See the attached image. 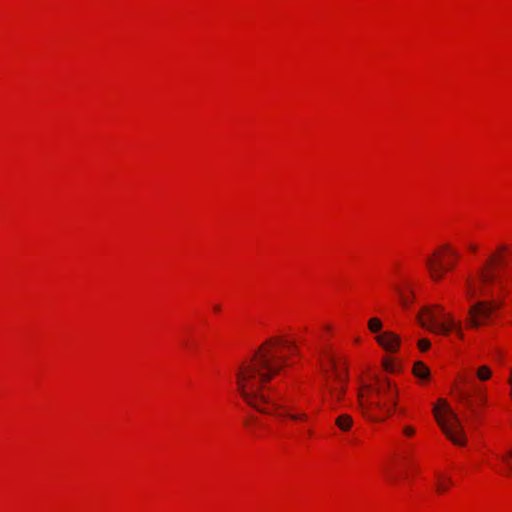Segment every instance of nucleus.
I'll list each match as a JSON object with an SVG mask.
<instances>
[{"label": "nucleus", "instance_id": "nucleus-1", "mask_svg": "<svg viewBox=\"0 0 512 512\" xmlns=\"http://www.w3.org/2000/svg\"><path fill=\"white\" fill-rule=\"evenodd\" d=\"M291 349L295 345L281 338H271L264 342L254 354L240 364L236 373L237 390L244 401L259 412L270 414L278 405L265 391L268 383L287 363L279 347Z\"/></svg>", "mask_w": 512, "mask_h": 512}, {"label": "nucleus", "instance_id": "nucleus-2", "mask_svg": "<svg viewBox=\"0 0 512 512\" xmlns=\"http://www.w3.org/2000/svg\"><path fill=\"white\" fill-rule=\"evenodd\" d=\"M498 258L491 255L477 269L475 274L468 275L465 280V294L468 300L481 296L494 297L505 291V277L497 268Z\"/></svg>", "mask_w": 512, "mask_h": 512}, {"label": "nucleus", "instance_id": "nucleus-3", "mask_svg": "<svg viewBox=\"0 0 512 512\" xmlns=\"http://www.w3.org/2000/svg\"><path fill=\"white\" fill-rule=\"evenodd\" d=\"M398 390L387 378H379L375 386L364 384L358 391L359 408L365 416L371 410L386 411L391 414L396 407Z\"/></svg>", "mask_w": 512, "mask_h": 512}, {"label": "nucleus", "instance_id": "nucleus-4", "mask_svg": "<svg viewBox=\"0 0 512 512\" xmlns=\"http://www.w3.org/2000/svg\"><path fill=\"white\" fill-rule=\"evenodd\" d=\"M420 324L436 334L447 335L455 331L459 338H463L462 324L442 307L424 308L418 316Z\"/></svg>", "mask_w": 512, "mask_h": 512}, {"label": "nucleus", "instance_id": "nucleus-5", "mask_svg": "<svg viewBox=\"0 0 512 512\" xmlns=\"http://www.w3.org/2000/svg\"><path fill=\"white\" fill-rule=\"evenodd\" d=\"M503 305L501 299H491L489 301H477L473 303L468 311L466 323L470 328H479L489 323L492 314Z\"/></svg>", "mask_w": 512, "mask_h": 512}, {"label": "nucleus", "instance_id": "nucleus-6", "mask_svg": "<svg viewBox=\"0 0 512 512\" xmlns=\"http://www.w3.org/2000/svg\"><path fill=\"white\" fill-rule=\"evenodd\" d=\"M434 416L443 433L456 445L463 446L465 444V434L462 423L454 411L448 409V413L444 416L438 414V408L434 409Z\"/></svg>", "mask_w": 512, "mask_h": 512}, {"label": "nucleus", "instance_id": "nucleus-7", "mask_svg": "<svg viewBox=\"0 0 512 512\" xmlns=\"http://www.w3.org/2000/svg\"><path fill=\"white\" fill-rule=\"evenodd\" d=\"M329 361L333 374L326 376L325 388L331 398L332 407L334 408V404L340 403L345 394L348 376L346 369L343 371L338 369L337 363L333 357H330Z\"/></svg>", "mask_w": 512, "mask_h": 512}, {"label": "nucleus", "instance_id": "nucleus-8", "mask_svg": "<svg viewBox=\"0 0 512 512\" xmlns=\"http://www.w3.org/2000/svg\"><path fill=\"white\" fill-rule=\"evenodd\" d=\"M376 340L389 352H395L400 343V338L392 332H384L383 334L378 335Z\"/></svg>", "mask_w": 512, "mask_h": 512}, {"label": "nucleus", "instance_id": "nucleus-9", "mask_svg": "<svg viewBox=\"0 0 512 512\" xmlns=\"http://www.w3.org/2000/svg\"><path fill=\"white\" fill-rule=\"evenodd\" d=\"M455 266L454 262L449 263L448 265H444L441 262H436L433 259L427 260V267L431 274V277L434 280H439L443 277L445 271L452 270Z\"/></svg>", "mask_w": 512, "mask_h": 512}, {"label": "nucleus", "instance_id": "nucleus-10", "mask_svg": "<svg viewBox=\"0 0 512 512\" xmlns=\"http://www.w3.org/2000/svg\"><path fill=\"white\" fill-rule=\"evenodd\" d=\"M335 425L343 432H348L353 426V418L349 414H340L335 419Z\"/></svg>", "mask_w": 512, "mask_h": 512}, {"label": "nucleus", "instance_id": "nucleus-11", "mask_svg": "<svg viewBox=\"0 0 512 512\" xmlns=\"http://www.w3.org/2000/svg\"><path fill=\"white\" fill-rule=\"evenodd\" d=\"M413 373L419 379H428L430 376L429 368L422 362H416L414 364Z\"/></svg>", "mask_w": 512, "mask_h": 512}, {"label": "nucleus", "instance_id": "nucleus-12", "mask_svg": "<svg viewBox=\"0 0 512 512\" xmlns=\"http://www.w3.org/2000/svg\"><path fill=\"white\" fill-rule=\"evenodd\" d=\"M394 289H395V291L397 292V294L399 296L401 305L404 308H408L409 305L412 302V294H413V292L411 290H409V293L411 294V296H410V295H406L405 292L400 287H398V286H395Z\"/></svg>", "mask_w": 512, "mask_h": 512}, {"label": "nucleus", "instance_id": "nucleus-13", "mask_svg": "<svg viewBox=\"0 0 512 512\" xmlns=\"http://www.w3.org/2000/svg\"><path fill=\"white\" fill-rule=\"evenodd\" d=\"M499 458L505 466V474L507 476H511L512 475V450L508 451L504 455H500Z\"/></svg>", "mask_w": 512, "mask_h": 512}, {"label": "nucleus", "instance_id": "nucleus-14", "mask_svg": "<svg viewBox=\"0 0 512 512\" xmlns=\"http://www.w3.org/2000/svg\"><path fill=\"white\" fill-rule=\"evenodd\" d=\"M476 375L479 380L486 381L491 377V370L488 366H481L478 368Z\"/></svg>", "mask_w": 512, "mask_h": 512}, {"label": "nucleus", "instance_id": "nucleus-15", "mask_svg": "<svg viewBox=\"0 0 512 512\" xmlns=\"http://www.w3.org/2000/svg\"><path fill=\"white\" fill-rule=\"evenodd\" d=\"M368 327L371 332H379L382 328V323L378 318H371L368 322Z\"/></svg>", "mask_w": 512, "mask_h": 512}, {"label": "nucleus", "instance_id": "nucleus-16", "mask_svg": "<svg viewBox=\"0 0 512 512\" xmlns=\"http://www.w3.org/2000/svg\"><path fill=\"white\" fill-rule=\"evenodd\" d=\"M285 415L294 421L307 420V418H308L306 413H293L289 409H287Z\"/></svg>", "mask_w": 512, "mask_h": 512}, {"label": "nucleus", "instance_id": "nucleus-17", "mask_svg": "<svg viewBox=\"0 0 512 512\" xmlns=\"http://www.w3.org/2000/svg\"><path fill=\"white\" fill-rule=\"evenodd\" d=\"M438 408V414H441L440 413V410H443L444 414H447L448 413V409H451L447 403V401L443 400V399H439L437 404L434 406L433 410L435 408Z\"/></svg>", "mask_w": 512, "mask_h": 512}, {"label": "nucleus", "instance_id": "nucleus-18", "mask_svg": "<svg viewBox=\"0 0 512 512\" xmlns=\"http://www.w3.org/2000/svg\"><path fill=\"white\" fill-rule=\"evenodd\" d=\"M442 250L446 251L452 257V259H457L459 257V253L447 244L442 246Z\"/></svg>", "mask_w": 512, "mask_h": 512}, {"label": "nucleus", "instance_id": "nucleus-19", "mask_svg": "<svg viewBox=\"0 0 512 512\" xmlns=\"http://www.w3.org/2000/svg\"><path fill=\"white\" fill-rule=\"evenodd\" d=\"M449 484H451V480L450 479H447L445 482L444 481H439L437 483V491L438 492L445 491L448 488Z\"/></svg>", "mask_w": 512, "mask_h": 512}, {"label": "nucleus", "instance_id": "nucleus-20", "mask_svg": "<svg viewBox=\"0 0 512 512\" xmlns=\"http://www.w3.org/2000/svg\"><path fill=\"white\" fill-rule=\"evenodd\" d=\"M418 346L422 351H426L430 347V341L427 339H421L418 342Z\"/></svg>", "mask_w": 512, "mask_h": 512}, {"label": "nucleus", "instance_id": "nucleus-21", "mask_svg": "<svg viewBox=\"0 0 512 512\" xmlns=\"http://www.w3.org/2000/svg\"><path fill=\"white\" fill-rule=\"evenodd\" d=\"M403 433H404L406 436H412V435H414L415 430H414V428H413V427H411V426H405V427L403 428Z\"/></svg>", "mask_w": 512, "mask_h": 512}, {"label": "nucleus", "instance_id": "nucleus-22", "mask_svg": "<svg viewBox=\"0 0 512 512\" xmlns=\"http://www.w3.org/2000/svg\"><path fill=\"white\" fill-rule=\"evenodd\" d=\"M384 366H385L386 371H388V372L395 371L393 364L388 361L385 362Z\"/></svg>", "mask_w": 512, "mask_h": 512}, {"label": "nucleus", "instance_id": "nucleus-23", "mask_svg": "<svg viewBox=\"0 0 512 512\" xmlns=\"http://www.w3.org/2000/svg\"><path fill=\"white\" fill-rule=\"evenodd\" d=\"M468 248L472 252H476L477 251V246L475 244H469Z\"/></svg>", "mask_w": 512, "mask_h": 512}, {"label": "nucleus", "instance_id": "nucleus-24", "mask_svg": "<svg viewBox=\"0 0 512 512\" xmlns=\"http://www.w3.org/2000/svg\"><path fill=\"white\" fill-rule=\"evenodd\" d=\"M480 400L484 403L486 401V396L485 395H481L480 396Z\"/></svg>", "mask_w": 512, "mask_h": 512}, {"label": "nucleus", "instance_id": "nucleus-25", "mask_svg": "<svg viewBox=\"0 0 512 512\" xmlns=\"http://www.w3.org/2000/svg\"><path fill=\"white\" fill-rule=\"evenodd\" d=\"M221 307L219 305L214 306L215 311H220Z\"/></svg>", "mask_w": 512, "mask_h": 512}]
</instances>
